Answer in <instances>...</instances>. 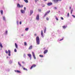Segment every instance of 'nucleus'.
I'll list each match as a JSON object with an SVG mask.
<instances>
[{
    "label": "nucleus",
    "instance_id": "obj_19",
    "mask_svg": "<svg viewBox=\"0 0 75 75\" xmlns=\"http://www.w3.org/2000/svg\"><path fill=\"white\" fill-rule=\"evenodd\" d=\"M25 2V3H28V0H23Z\"/></svg>",
    "mask_w": 75,
    "mask_h": 75
},
{
    "label": "nucleus",
    "instance_id": "obj_27",
    "mask_svg": "<svg viewBox=\"0 0 75 75\" xmlns=\"http://www.w3.org/2000/svg\"><path fill=\"white\" fill-rule=\"evenodd\" d=\"M47 13L46 12L45 13V14L44 17H45V16H47Z\"/></svg>",
    "mask_w": 75,
    "mask_h": 75
},
{
    "label": "nucleus",
    "instance_id": "obj_39",
    "mask_svg": "<svg viewBox=\"0 0 75 75\" xmlns=\"http://www.w3.org/2000/svg\"><path fill=\"white\" fill-rule=\"evenodd\" d=\"M69 13H68V14H67V16H68V17H69Z\"/></svg>",
    "mask_w": 75,
    "mask_h": 75
},
{
    "label": "nucleus",
    "instance_id": "obj_45",
    "mask_svg": "<svg viewBox=\"0 0 75 75\" xmlns=\"http://www.w3.org/2000/svg\"><path fill=\"white\" fill-rule=\"evenodd\" d=\"M34 35L35 36H36V35H37V34H35Z\"/></svg>",
    "mask_w": 75,
    "mask_h": 75
},
{
    "label": "nucleus",
    "instance_id": "obj_50",
    "mask_svg": "<svg viewBox=\"0 0 75 75\" xmlns=\"http://www.w3.org/2000/svg\"><path fill=\"white\" fill-rule=\"evenodd\" d=\"M23 34H22V35H21V36H23Z\"/></svg>",
    "mask_w": 75,
    "mask_h": 75
},
{
    "label": "nucleus",
    "instance_id": "obj_33",
    "mask_svg": "<svg viewBox=\"0 0 75 75\" xmlns=\"http://www.w3.org/2000/svg\"><path fill=\"white\" fill-rule=\"evenodd\" d=\"M46 20H47L48 21L49 20V18H46Z\"/></svg>",
    "mask_w": 75,
    "mask_h": 75
},
{
    "label": "nucleus",
    "instance_id": "obj_49",
    "mask_svg": "<svg viewBox=\"0 0 75 75\" xmlns=\"http://www.w3.org/2000/svg\"><path fill=\"white\" fill-rule=\"evenodd\" d=\"M55 8V9H57V8H56V7H55V8Z\"/></svg>",
    "mask_w": 75,
    "mask_h": 75
},
{
    "label": "nucleus",
    "instance_id": "obj_9",
    "mask_svg": "<svg viewBox=\"0 0 75 75\" xmlns=\"http://www.w3.org/2000/svg\"><path fill=\"white\" fill-rule=\"evenodd\" d=\"M33 13V10H30V16H31V15H32V14Z\"/></svg>",
    "mask_w": 75,
    "mask_h": 75
},
{
    "label": "nucleus",
    "instance_id": "obj_43",
    "mask_svg": "<svg viewBox=\"0 0 75 75\" xmlns=\"http://www.w3.org/2000/svg\"><path fill=\"white\" fill-rule=\"evenodd\" d=\"M19 23H20V24H21V21Z\"/></svg>",
    "mask_w": 75,
    "mask_h": 75
},
{
    "label": "nucleus",
    "instance_id": "obj_47",
    "mask_svg": "<svg viewBox=\"0 0 75 75\" xmlns=\"http://www.w3.org/2000/svg\"><path fill=\"white\" fill-rule=\"evenodd\" d=\"M22 63L23 64H24V62H22Z\"/></svg>",
    "mask_w": 75,
    "mask_h": 75
},
{
    "label": "nucleus",
    "instance_id": "obj_14",
    "mask_svg": "<svg viewBox=\"0 0 75 75\" xmlns=\"http://www.w3.org/2000/svg\"><path fill=\"white\" fill-rule=\"evenodd\" d=\"M15 47L17 49H18V45H17V44L16 43H15Z\"/></svg>",
    "mask_w": 75,
    "mask_h": 75
},
{
    "label": "nucleus",
    "instance_id": "obj_37",
    "mask_svg": "<svg viewBox=\"0 0 75 75\" xmlns=\"http://www.w3.org/2000/svg\"><path fill=\"white\" fill-rule=\"evenodd\" d=\"M35 2L36 3V2L37 1H38V0H35Z\"/></svg>",
    "mask_w": 75,
    "mask_h": 75
},
{
    "label": "nucleus",
    "instance_id": "obj_12",
    "mask_svg": "<svg viewBox=\"0 0 75 75\" xmlns=\"http://www.w3.org/2000/svg\"><path fill=\"white\" fill-rule=\"evenodd\" d=\"M15 72H17L18 73H21V72L20 71H19V70H15L14 71Z\"/></svg>",
    "mask_w": 75,
    "mask_h": 75
},
{
    "label": "nucleus",
    "instance_id": "obj_4",
    "mask_svg": "<svg viewBox=\"0 0 75 75\" xmlns=\"http://www.w3.org/2000/svg\"><path fill=\"white\" fill-rule=\"evenodd\" d=\"M36 66H37V65H36L34 64H33L31 67L30 68V69H32L33 68H34V67H36Z\"/></svg>",
    "mask_w": 75,
    "mask_h": 75
},
{
    "label": "nucleus",
    "instance_id": "obj_51",
    "mask_svg": "<svg viewBox=\"0 0 75 75\" xmlns=\"http://www.w3.org/2000/svg\"><path fill=\"white\" fill-rule=\"evenodd\" d=\"M43 49L44 50H45V47Z\"/></svg>",
    "mask_w": 75,
    "mask_h": 75
},
{
    "label": "nucleus",
    "instance_id": "obj_41",
    "mask_svg": "<svg viewBox=\"0 0 75 75\" xmlns=\"http://www.w3.org/2000/svg\"><path fill=\"white\" fill-rule=\"evenodd\" d=\"M64 40V38H62V39H60V41H62V40Z\"/></svg>",
    "mask_w": 75,
    "mask_h": 75
},
{
    "label": "nucleus",
    "instance_id": "obj_32",
    "mask_svg": "<svg viewBox=\"0 0 75 75\" xmlns=\"http://www.w3.org/2000/svg\"><path fill=\"white\" fill-rule=\"evenodd\" d=\"M72 11H73V10L72 9L71 11V13L72 14Z\"/></svg>",
    "mask_w": 75,
    "mask_h": 75
},
{
    "label": "nucleus",
    "instance_id": "obj_36",
    "mask_svg": "<svg viewBox=\"0 0 75 75\" xmlns=\"http://www.w3.org/2000/svg\"><path fill=\"white\" fill-rule=\"evenodd\" d=\"M5 52L6 53V54H8V51L7 50Z\"/></svg>",
    "mask_w": 75,
    "mask_h": 75
},
{
    "label": "nucleus",
    "instance_id": "obj_24",
    "mask_svg": "<svg viewBox=\"0 0 75 75\" xmlns=\"http://www.w3.org/2000/svg\"><path fill=\"white\" fill-rule=\"evenodd\" d=\"M39 57H43L44 56H43V55H39Z\"/></svg>",
    "mask_w": 75,
    "mask_h": 75
},
{
    "label": "nucleus",
    "instance_id": "obj_1",
    "mask_svg": "<svg viewBox=\"0 0 75 75\" xmlns=\"http://www.w3.org/2000/svg\"><path fill=\"white\" fill-rule=\"evenodd\" d=\"M36 42L38 45L40 44V38L39 36H37L36 38Z\"/></svg>",
    "mask_w": 75,
    "mask_h": 75
},
{
    "label": "nucleus",
    "instance_id": "obj_17",
    "mask_svg": "<svg viewBox=\"0 0 75 75\" xmlns=\"http://www.w3.org/2000/svg\"><path fill=\"white\" fill-rule=\"evenodd\" d=\"M32 48H33V46H30L29 48V50H31Z\"/></svg>",
    "mask_w": 75,
    "mask_h": 75
},
{
    "label": "nucleus",
    "instance_id": "obj_16",
    "mask_svg": "<svg viewBox=\"0 0 75 75\" xmlns=\"http://www.w3.org/2000/svg\"><path fill=\"white\" fill-rule=\"evenodd\" d=\"M46 31H47V28H45L44 30V33H46Z\"/></svg>",
    "mask_w": 75,
    "mask_h": 75
},
{
    "label": "nucleus",
    "instance_id": "obj_56",
    "mask_svg": "<svg viewBox=\"0 0 75 75\" xmlns=\"http://www.w3.org/2000/svg\"><path fill=\"white\" fill-rule=\"evenodd\" d=\"M10 62H11V61H10Z\"/></svg>",
    "mask_w": 75,
    "mask_h": 75
},
{
    "label": "nucleus",
    "instance_id": "obj_48",
    "mask_svg": "<svg viewBox=\"0 0 75 75\" xmlns=\"http://www.w3.org/2000/svg\"><path fill=\"white\" fill-rule=\"evenodd\" d=\"M44 0L45 1H47V0Z\"/></svg>",
    "mask_w": 75,
    "mask_h": 75
},
{
    "label": "nucleus",
    "instance_id": "obj_42",
    "mask_svg": "<svg viewBox=\"0 0 75 75\" xmlns=\"http://www.w3.org/2000/svg\"><path fill=\"white\" fill-rule=\"evenodd\" d=\"M26 9V8H25V7H24V10H25Z\"/></svg>",
    "mask_w": 75,
    "mask_h": 75
},
{
    "label": "nucleus",
    "instance_id": "obj_15",
    "mask_svg": "<svg viewBox=\"0 0 75 75\" xmlns=\"http://www.w3.org/2000/svg\"><path fill=\"white\" fill-rule=\"evenodd\" d=\"M21 12L22 13V14H23L24 13H25V11H24V10H21Z\"/></svg>",
    "mask_w": 75,
    "mask_h": 75
},
{
    "label": "nucleus",
    "instance_id": "obj_20",
    "mask_svg": "<svg viewBox=\"0 0 75 75\" xmlns=\"http://www.w3.org/2000/svg\"><path fill=\"white\" fill-rule=\"evenodd\" d=\"M23 70H25V71H28V70H27V69L25 68H23Z\"/></svg>",
    "mask_w": 75,
    "mask_h": 75
},
{
    "label": "nucleus",
    "instance_id": "obj_44",
    "mask_svg": "<svg viewBox=\"0 0 75 75\" xmlns=\"http://www.w3.org/2000/svg\"><path fill=\"white\" fill-rule=\"evenodd\" d=\"M6 34H7V30L6 31Z\"/></svg>",
    "mask_w": 75,
    "mask_h": 75
},
{
    "label": "nucleus",
    "instance_id": "obj_34",
    "mask_svg": "<svg viewBox=\"0 0 75 75\" xmlns=\"http://www.w3.org/2000/svg\"><path fill=\"white\" fill-rule=\"evenodd\" d=\"M38 11H39V12H41V9H38Z\"/></svg>",
    "mask_w": 75,
    "mask_h": 75
},
{
    "label": "nucleus",
    "instance_id": "obj_22",
    "mask_svg": "<svg viewBox=\"0 0 75 75\" xmlns=\"http://www.w3.org/2000/svg\"><path fill=\"white\" fill-rule=\"evenodd\" d=\"M24 45H25V46L27 45V43H26V42H24Z\"/></svg>",
    "mask_w": 75,
    "mask_h": 75
},
{
    "label": "nucleus",
    "instance_id": "obj_13",
    "mask_svg": "<svg viewBox=\"0 0 75 75\" xmlns=\"http://www.w3.org/2000/svg\"><path fill=\"white\" fill-rule=\"evenodd\" d=\"M41 34L42 37H44V36L43 35V31H42V30H41Z\"/></svg>",
    "mask_w": 75,
    "mask_h": 75
},
{
    "label": "nucleus",
    "instance_id": "obj_38",
    "mask_svg": "<svg viewBox=\"0 0 75 75\" xmlns=\"http://www.w3.org/2000/svg\"><path fill=\"white\" fill-rule=\"evenodd\" d=\"M61 18L62 20H64V18H63V17H61Z\"/></svg>",
    "mask_w": 75,
    "mask_h": 75
},
{
    "label": "nucleus",
    "instance_id": "obj_46",
    "mask_svg": "<svg viewBox=\"0 0 75 75\" xmlns=\"http://www.w3.org/2000/svg\"><path fill=\"white\" fill-rule=\"evenodd\" d=\"M69 8L70 9H71V7H70Z\"/></svg>",
    "mask_w": 75,
    "mask_h": 75
},
{
    "label": "nucleus",
    "instance_id": "obj_52",
    "mask_svg": "<svg viewBox=\"0 0 75 75\" xmlns=\"http://www.w3.org/2000/svg\"><path fill=\"white\" fill-rule=\"evenodd\" d=\"M17 23H18V21H17Z\"/></svg>",
    "mask_w": 75,
    "mask_h": 75
},
{
    "label": "nucleus",
    "instance_id": "obj_23",
    "mask_svg": "<svg viewBox=\"0 0 75 75\" xmlns=\"http://www.w3.org/2000/svg\"><path fill=\"white\" fill-rule=\"evenodd\" d=\"M3 18L4 20L5 21H6V18H5V17L4 16Z\"/></svg>",
    "mask_w": 75,
    "mask_h": 75
},
{
    "label": "nucleus",
    "instance_id": "obj_3",
    "mask_svg": "<svg viewBox=\"0 0 75 75\" xmlns=\"http://www.w3.org/2000/svg\"><path fill=\"white\" fill-rule=\"evenodd\" d=\"M53 1L55 3H57L58 1H61L62 0H53Z\"/></svg>",
    "mask_w": 75,
    "mask_h": 75
},
{
    "label": "nucleus",
    "instance_id": "obj_2",
    "mask_svg": "<svg viewBox=\"0 0 75 75\" xmlns=\"http://www.w3.org/2000/svg\"><path fill=\"white\" fill-rule=\"evenodd\" d=\"M17 6L18 7V8H22L23 7V5H20L19 4H18L17 5Z\"/></svg>",
    "mask_w": 75,
    "mask_h": 75
},
{
    "label": "nucleus",
    "instance_id": "obj_28",
    "mask_svg": "<svg viewBox=\"0 0 75 75\" xmlns=\"http://www.w3.org/2000/svg\"><path fill=\"white\" fill-rule=\"evenodd\" d=\"M14 51L15 52H17V50H16V49H14Z\"/></svg>",
    "mask_w": 75,
    "mask_h": 75
},
{
    "label": "nucleus",
    "instance_id": "obj_55",
    "mask_svg": "<svg viewBox=\"0 0 75 75\" xmlns=\"http://www.w3.org/2000/svg\"><path fill=\"white\" fill-rule=\"evenodd\" d=\"M11 62V63H12V62Z\"/></svg>",
    "mask_w": 75,
    "mask_h": 75
},
{
    "label": "nucleus",
    "instance_id": "obj_21",
    "mask_svg": "<svg viewBox=\"0 0 75 75\" xmlns=\"http://www.w3.org/2000/svg\"><path fill=\"white\" fill-rule=\"evenodd\" d=\"M1 13L2 14V15H3V10H1Z\"/></svg>",
    "mask_w": 75,
    "mask_h": 75
},
{
    "label": "nucleus",
    "instance_id": "obj_26",
    "mask_svg": "<svg viewBox=\"0 0 75 75\" xmlns=\"http://www.w3.org/2000/svg\"><path fill=\"white\" fill-rule=\"evenodd\" d=\"M55 19H56L58 21V18L57 17H56V16H55Z\"/></svg>",
    "mask_w": 75,
    "mask_h": 75
},
{
    "label": "nucleus",
    "instance_id": "obj_10",
    "mask_svg": "<svg viewBox=\"0 0 75 75\" xmlns=\"http://www.w3.org/2000/svg\"><path fill=\"white\" fill-rule=\"evenodd\" d=\"M47 52H48V50H45L44 52V54H45L46 53H47Z\"/></svg>",
    "mask_w": 75,
    "mask_h": 75
},
{
    "label": "nucleus",
    "instance_id": "obj_40",
    "mask_svg": "<svg viewBox=\"0 0 75 75\" xmlns=\"http://www.w3.org/2000/svg\"><path fill=\"white\" fill-rule=\"evenodd\" d=\"M72 16L74 18H75V16L74 15H72Z\"/></svg>",
    "mask_w": 75,
    "mask_h": 75
},
{
    "label": "nucleus",
    "instance_id": "obj_53",
    "mask_svg": "<svg viewBox=\"0 0 75 75\" xmlns=\"http://www.w3.org/2000/svg\"><path fill=\"white\" fill-rule=\"evenodd\" d=\"M7 58H8V57H7Z\"/></svg>",
    "mask_w": 75,
    "mask_h": 75
},
{
    "label": "nucleus",
    "instance_id": "obj_5",
    "mask_svg": "<svg viewBox=\"0 0 75 75\" xmlns=\"http://www.w3.org/2000/svg\"><path fill=\"white\" fill-rule=\"evenodd\" d=\"M40 17V15L39 14H38L37 15V16H36V19L37 20H39V18Z\"/></svg>",
    "mask_w": 75,
    "mask_h": 75
},
{
    "label": "nucleus",
    "instance_id": "obj_8",
    "mask_svg": "<svg viewBox=\"0 0 75 75\" xmlns=\"http://www.w3.org/2000/svg\"><path fill=\"white\" fill-rule=\"evenodd\" d=\"M8 55L9 56H10L11 55V51H10V50H8Z\"/></svg>",
    "mask_w": 75,
    "mask_h": 75
},
{
    "label": "nucleus",
    "instance_id": "obj_7",
    "mask_svg": "<svg viewBox=\"0 0 75 75\" xmlns=\"http://www.w3.org/2000/svg\"><path fill=\"white\" fill-rule=\"evenodd\" d=\"M47 5L48 6H51L52 5V2L48 3L47 4Z\"/></svg>",
    "mask_w": 75,
    "mask_h": 75
},
{
    "label": "nucleus",
    "instance_id": "obj_29",
    "mask_svg": "<svg viewBox=\"0 0 75 75\" xmlns=\"http://www.w3.org/2000/svg\"><path fill=\"white\" fill-rule=\"evenodd\" d=\"M18 65L20 66V67H21V64H20V62H18Z\"/></svg>",
    "mask_w": 75,
    "mask_h": 75
},
{
    "label": "nucleus",
    "instance_id": "obj_11",
    "mask_svg": "<svg viewBox=\"0 0 75 75\" xmlns=\"http://www.w3.org/2000/svg\"><path fill=\"white\" fill-rule=\"evenodd\" d=\"M28 55L29 57H30V59H31V54H28Z\"/></svg>",
    "mask_w": 75,
    "mask_h": 75
},
{
    "label": "nucleus",
    "instance_id": "obj_25",
    "mask_svg": "<svg viewBox=\"0 0 75 75\" xmlns=\"http://www.w3.org/2000/svg\"><path fill=\"white\" fill-rule=\"evenodd\" d=\"M63 28H64H64H67V27L65 26H64L62 27Z\"/></svg>",
    "mask_w": 75,
    "mask_h": 75
},
{
    "label": "nucleus",
    "instance_id": "obj_54",
    "mask_svg": "<svg viewBox=\"0 0 75 75\" xmlns=\"http://www.w3.org/2000/svg\"><path fill=\"white\" fill-rule=\"evenodd\" d=\"M18 0L19 1H20V0Z\"/></svg>",
    "mask_w": 75,
    "mask_h": 75
},
{
    "label": "nucleus",
    "instance_id": "obj_35",
    "mask_svg": "<svg viewBox=\"0 0 75 75\" xmlns=\"http://www.w3.org/2000/svg\"><path fill=\"white\" fill-rule=\"evenodd\" d=\"M50 10L47 11V13H50Z\"/></svg>",
    "mask_w": 75,
    "mask_h": 75
},
{
    "label": "nucleus",
    "instance_id": "obj_30",
    "mask_svg": "<svg viewBox=\"0 0 75 75\" xmlns=\"http://www.w3.org/2000/svg\"><path fill=\"white\" fill-rule=\"evenodd\" d=\"M25 31H28V28H27L25 29Z\"/></svg>",
    "mask_w": 75,
    "mask_h": 75
},
{
    "label": "nucleus",
    "instance_id": "obj_31",
    "mask_svg": "<svg viewBox=\"0 0 75 75\" xmlns=\"http://www.w3.org/2000/svg\"><path fill=\"white\" fill-rule=\"evenodd\" d=\"M42 7H45V5H44V4H42Z\"/></svg>",
    "mask_w": 75,
    "mask_h": 75
},
{
    "label": "nucleus",
    "instance_id": "obj_6",
    "mask_svg": "<svg viewBox=\"0 0 75 75\" xmlns=\"http://www.w3.org/2000/svg\"><path fill=\"white\" fill-rule=\"evenodd\" d=\"M32 54L33 57L35 59H36V57H35V54H34V52H32Z\"/></svg>",
    "mask_w": 75,
    "mask_h": 75
},
{
    "label": "nucleus",
    "instance_id": "obj_18",
    "mask_svg": "<svg viewBox=\"0 0 75 75\" xmlns=\"http://www.w3.org/2000/svg\"><path fill=\"white\" fill-rule=\"evenodd\" d=\"M0 47L1 48H3V45H2L1 43H0Z\"/></svg>",
    "mask_w": 75,
    "mask_h": 75
}]
</instances>
